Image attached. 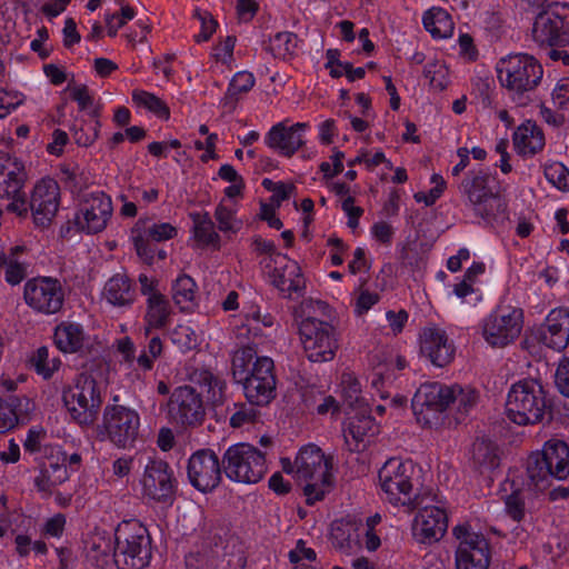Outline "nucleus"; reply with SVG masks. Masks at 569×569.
<instances>
[{
    "mask_svg": "<svg viewBox=\"0 0 569 569\" xmlns=\"http://www.w3.org/2000/svg\"><path fill=\"white\" fill-rule=\"evenodd\" d=\"M296 313L299 338L307 358L312 362L332 360L338 345L335 329L326 320L330 317L329 306L321 300L307 298Z\"/></svg>",
    "mask_w": 569,
    "mask_h": 569,
    "instance_id": "f257e3e1",
    "label": "nucleus"
},
{
    "mask_svg": "<svg viewBox=\"0 0 569 569\" xmlns=\"http://www.w3.org/2000/svg\"><path fill=\"white\" fill-rule=\"evenodd\" d=\"M281 467L302 487L309 505L322 500L333 489L332 459L315 445L302 447L295 459L282 458Z\"/></svg>",
    "mask_w": 569,
    "mask_h": 569,
    "instance_id": "f03ea898",
    "label": "nucleus"
},
{
    "mask_svg": "<svg viewBox=\"0 0 569 569\" xmlns=\"http://www.w3.org/2000/svg\"><path fill=\"white\" fill-rule=\"evenodd\" d=\"M342 408L346 419L342 426L345 442L350 451L366 449L379 432V426L368 415L369 402L360 396V383L351 375L341 381Z\"/></svg>",
    "mask_w": 569,
    "mask_h": 569,
    "instance_id": "7ed1b4c3",
    "label": "nucleus"
},
{
    "mask_svg": "<svg viewBox=\"0 0 569 569\" xmlns=\"http://www.w3.org/2000/svg\"><path fill=\"white\" fill-rule=\"evenodd\" d=\"M199 386V392L191 387H180L174 390L168 402V415L177 423L192 426L202 419L203 408L201 397L216 403L222 399L224 382L211 372L204 371L200 377H192Z\"/></svg>",
    "mask_w": 569,
    "mask_h": 569,
    "instance_id": "20e7f679",
    "label": "nucleus"
},
{
    "mask_svg": "<svg viewBox=\"0 0 569 569\" xmlns=\"http://www.w3.org/2000/svg\"><path fill=\"white\" fill-rule=\"evenodd\" d=\"M548 409L543 387L533 379L513 383L507 395L506 413L516 425L528 426L540 422Z\"/></svg>",
    "mask_w": 569,
    "mask_h": 569,
    "instance_id": "39448f33",
    "label": "nucleus"
},
{
    "mask_svg": "<svg viewBox=\"0 0 569 569\" xmlns=\"http://www.w3.org/2000/svg\"><path fill=\"white\" fill-rule=\"evenodd\" d=\"M500 84L513 93L535 89L543 76L541 64L527 53H512L502 57L496 66Z\"/></svg>",
    "mask_w": 569,
    "mask_h": 569,
    "instance_id": "423d86ee",
    "label": "nucleus"
},
{
    "mask_svg": "<svg viewBox=\"0 0 569 569\" xmlns=\"http://www.w3.org/2000/svg\"><path fill=\"white\" fill-rule=\"evenodd\" d=\"M141 418L137 410L121 406H107L99 436L119 449H132L140 436Z\"/></svg>",
    "mask_w": 569,
    "mask_h": 569,
    "instance_id": "0eeeda50",
    "label": "nucleus"
},
{
    "mask_svg": "<svg viewBox=\"0 0 569 569\" xmlns=\"http://www.w3.org/2000/svg\"><path fill=\"white\" fill-rule=\"evenodd\" d=\"M528 476L537 489L547 487V480L552 477L563 480L569 476V447L559 439L548 440L541 452L532 455L528 460Z\"/></svg>",
    "mask_w": 569,
    "mask_h": 569,
    "instance_id": "6e6552de",
    "label": "nucleus"
},
{
    "mask_svg": "<svg viewBox=\"0 0 569 569\" xmlns=\"http://www.w3.org/2000/svg\"><path fill=\"white\" fill-rule=\"evenodd\" d=\"M113 561L119 569H143L150 560L149 539L138 522H123L116 530Z\"/></svg>",
    "mask_w": 569,
    "mask_h": 569,
    "instance_id": "1a4fd4ad",
    "label": "nucleus"
},
{
    "mask_svg": "<svg viewBox=\"0 0 569 569\" xmlns=\"http://www.w3.org/2000/svg\"><path fill=\"white\" fill-rule=\"evenodd\" d=\"M222 462L230 480L246 485L259 482L268 469L264 455L252 445L243 442L230 446Z\"/></svg>",
    "mask_w": 569,
    "mask_h": 569,
    "instance_id": "9d476101",
    "label": "nucleus"
},
{
    "mask_svg": "<svg viewBox=\"0 0 569 569\" xmlns=\"http://www.w3.org/2000/svg\"><path fill=\"white\" fill-rule=\"evenodd\" d=\"M413 466L410 461L391 458L379 470V485L385 498L393 506L409 507L416 491L412 485Z\"/></svg>",
    "mask_w": 569,
    "mask_h": 569,
    "instance_id": "9b49d317",
    "label": "nucleus"
},
{
    "mask_svg": "<svg viewBox=\"0 0 569 569\" xmlns=\"http://www.w3.org/2000/svg\"><path fill=\"white\" fill-rule=\"evenodd\" d=\"M62 401L74 421L89 425L94 420L102 399L96 380L91 376L81 375L63 391Z\"/></svg>",
    "mask_w": 569,
    "mask_h": 569,
    "instance_id": "f8f14e48",
    "label": "nucleus"
},
{
    "mask_svg": "<svg viewBox=\"0 0 569 569\" xmlns=\"http://www.w3.org/2000/svg\"><path fill=\"white\" fill-rule=\"evenodd\" d=\"M452 533L457 540L456 569H488L490 550L486 538L469 523L457 525Z\"/></svg>",
    "mask_w": 569,
    "mask_h": 569,
    "instance_id": "ddd939ff",
    "label": "nucleus"
},
{
    "mask_svg": "<svg viewBox=\"0 0 569 569\" xmlns=\"http://www.w3.org/2000/svg\"><path fill=\"white\" fill-rule=\"evenodd\" d=\"M142 496L149 501L170 505L177 490V479L163 460L150 459L139 480Z\"/></svg>",
    "mask_w": 569,
    "mask_h": 569,
    "instance_id": "4468645a",
    "label": "nucleus"
},
{
    "mask_svg": "<svg viewBox=\"0 0 569 569\" xmlns=\"http://www.w3.org/2000/svg\"><path fill=\"white\" fill-rule=\"evenodd\" d=\"M523 325L522 311L511 306L498 307L482 323V338L492 347H505L515 341Z\"/></svg>",
    "mask_w": 569,
    "mask_h": 569,
    "instance_id": "2eb2a0df",
    "label": "nucleus"
},
{
    "mask_svg": "<svg viewBox=\"0 0 569 569\" xmlns=\"http://www.w3.org/2000/svg\"><path fill=\"white\" fill-rule=\"evenodd\" d=\"M452 389L441 383H425L412 398V411L418 422L425 426L437 423L441 413L450 407Z\"/></svg>",
    "mask_w": 569,
    "mask_h": 569,
    "instance_id": "dca6fc26",
    "label": "nucleus"
},
{
    "mask_svg": "<svg viewBox=\"0 0 569 569\" xmlns=\"http://www.w3.org/2000/svg\"><path fill=\"white\" fill-rule=\"evenodd\" d=\"M264 249L272 252L266 260L264 268L272 284L286 297H292L305 286V279L297 261L288 256L273 252V244L268 242Z\"/></svg>",
    "mask_w": 569,
    "mask_h": 569,
    "instance_id": "f3484780",
    "label": "nucleus"
},
{
    "mask_svg": "<svg viewBox=\"0 0 569 569\" xmlns=\"http://www.w3.org/2000/svg\"><path fill=\"white\" fill-rule=\"evenodd\" d=\"M475 211L486 219H496L495 210L505 212V203L499 197V184L495 177L487 173L476 176L463 184Z\"/></svg>",
    "mask_w": 569,
    "mask_h": 569,
    "instance_id": "a211bd4d",
    "label": "nucleus"
},
{
    "mask_svg": "<svg viewBox=\"0 0 569 569\" xmlns=\"http://www.w3.org/2000/svg\"><path fill=\"white\" fill-rule=\"evenodd\" d=\"M111 216V199L102 192H92L81 199L74 223L81 231L98 233L106 229Z\"/></svg>",
    "mask_w": 569,
    "mask_h": 569,
    "instance_id": "6ab92c4d",
    "label": "nucleus"
},
{
    "mask_svg": "<svg viewBox=\"0 0 569 569\" xmlns=\"http://www.w3.org/2000/svg\"><path fill=\"white\" fill-rule=\"evenodd\" d=\"M448 528L447 506L443 501H436L421 507L412 522V536L423 545L439 541Z\"/></svg>",
    "mask_w": 569,
    "mask_h": 569,
    "instance_id": "aec40b11",
    "label": "nucleus"
},
{
    "mask_svg": "<svg viewBox=\"0 0 569 569\" xmlns=\"http://www.w3.org/2000/svg\"><path fill=\"white\" fill-rule=\"evenodd\" d=\"M177 228L169 222L150 223L148 219H139L130 232L137 254L146 263L154 262V246L151 243L172 239L177 236Z\"/></svg>",
    "mask_w": 569,
    "mask_h": 569,
    "instance_id": "412c9836",
    "label": "nucleus"
},
{
    "mask_svg": "<svg viewBox=\"0 0 569 569\" xmlns=\"http://www.w3.org/2000/svg\"><path fill=\"white\" fill-rule=\"evenodd\" d=\"M140 290L147 297L144 312V333L164 328L171 318L172 308L167 298L159 291L157 279L147 274L139 276Z\"/></svg>",
    "mask_w": 569,
    "mask_h": 569,
    "instance_id": "4be33fe9",
    "label": "nucleus"
},
{
    "mask_svg": "<svg viewBox=\"0 0 569 569\" xmlns=\"http://www.w3.org/2000/svg\"><path fill=\"white\" fill-rule=\"evenodd\" d=\"M24 301L37 312L53 315L63 303V290L59 281L52 278H36L24 286Z\"/></svg>",
    "mask_w": 569,
    "mask_h": 569,
    "instance_id": "5701e85b",
    "label": "nucleus"
},
{
    "mask_svg": "<svg viewBox=\"0 0 569 569\" xmlns=\"http://www.w3.org/2000/svg\"><path fill=\"white\" fill-rule=\"evenodd\" d=\"M273 362L268 357L257 358L249 375L242 379L243 391L249 402L267 405L274 395Z\"/></svg>",
    "mask_w": 569,
    "mask_h": 569,
    "instance_id": "b1692460",
    "label": "nucleus"
},
{
    "mask_svg": "<svg viewBox=\"0 0 569 569\" xmlns=\"http://www.w3.org/2000/svg\"><path fill=\"white\" fill-rule=\"evenodd\" d=\"M418 348L421 358L439 368L450 363L456 353L453 342L447 332L437 326H428L420 331Z\"/></svg>",
    "mask_w": 569,
    "mask_h": 569,
    "instance_id": "393cba45",
    "label": "nucleus"
},
{
    "mask_svg": "<svg viewBox=\"0 0 569 569\" xmlns=\"http://www.w3.org/2000/svg\"><path fill=\"white\" fill-rule=\"evenodd\" d=\"M60 207V188L50 178L36 183L30 199V209L37 226L47 227L54 219Z\"/></svg>",
    "mask_w": 569,
    "mask_h": 569,
    "instance_id": "a878e982",
    "label": "nucleus"
},
{
    "mask_svg": "<svg viewBox=\"0 0 569 569\" xmlns=\"http://www.w3.org/2000/svg\"><path fill=\"white\" fill-rule=\"evenodd\" d=\"M53 342L63 353L86 355L101 347L97 335L86 332L77 322L62 321L53 332Z\"/></svg>",
    "mask_w": 569,
    "mask_h": 569,
    "instance_id": "bb28decb",
    "label": "nucleus"
},
{
    "mask_svg": "<svg viewBox=\"0 0 569 569\" xmlns=\"http://www.w3.org/2000/svg\"><path fill=\"white\" fill-rule=\"evenodd\" d=\"M221 478L218 457L210 450L194 452L188 462V479L199 491L207 492L214 489Z\"/></svg>",
    "mask_w": 569,
    "mask_h": 569,
    "instance_id": "cd10ccee",
    "label": "nucleus"
},
{
    "mask_svg": "<svg viewBox=\"0 0 569 569\" xmlns=\"http://www.w3.org/2000/svg\"><path fill=\"white\" fill-rule=\"evenodd\" d=\"M307 129L308 124L305 122L290 126L281 122L269 130L264 142L279 153L291 156L302 146Z\"/></svg>",
    "mask_w": 569,
    "mask_h": 569,
    "instance_id": "c85d7f7f",
    "label": "nucleus"
},
{
    "mask_svg": "<svg viewBox=\"0 0 569 569\" xmlns=\"http://www.w3.org/2000/svg\"><path fill=\"white\" fill-rule=\"evenodd\" d=\"M539 338L543 345L562 350L569 343V308L552 309L546 317Z\"/></svg>",
    "mask_w": 569,
    "mask_h": 569,
    "instance_id": "c756f323",
    "label": "nucleus"
},
{
    "mask_svg": "<svg viewBox=\"0 0 569 569\" xmlns=\"http://www.w3.org/2000/svg\"><path fill=\"white\" fill-rule=\"evenodd\" d=\"M78 455L66 456L60 448L51 449L50 457L42 465L41 479H37L36 483L40 490L47 491L51 486L60 485L69 477L67 465L77 463Z\"/></svg>",
    "mask_w": 569,
    "mask_h": 569,
    "instance_id": "7c9ffc66",
    "label": "nucleus"
},
{
    "mask_svg": "<svg viewBox=\"0 0 569 569\" xmlns=\"http://www.w3.org/2000/svg\"><path fill=\"white\" fill-rule=\"evenodd\" d=\"M361 519L348 516L336 520L331 526L332 545L346 555L356 553L361 549Z\"/></svg>",
    "mask_w": 569,
    "mask_h": 569,
    "instance_id": "2f4dec72",
    "label": "nucleus"
},
{
    "mask_svg": "<svg viewBox=\"0 0 569 569\" xmlns=\"http://www.w3.org/2000/svg\"><path fill=\"white\" fill-rule=\"evenodd\" d=\"M551 100L555 110L542 106L540 108L542 119L555 127L569 121V77H563L556 82L551 91Z\"/></svg>",
    "mask_w": 569,
    "mask_h": 569,
    "instance_id": "473e14b6",
    "label": "nucleus"
},
{
    "mask_svg": "<svg viewBox=\"0 0 569 569\" xmlns=\"http://www.w3.org/2000/svg\"><path fill=\"white\" fill-rule=\"evenodd\" d=\"M24 167L16 157L0 153V197L13 196L22 190Z\"/></svg>",
    "mask_w": 569,
    "mask_h": 569,
    "instance_id": "72a5a7b5",
    "label": "nucleus"
},
{
    "mask_svg": "<svg viewBox=\"0 0 569 569\" xmlns=\"http://www.w3.org/2000/svg\"><path fill=\"white\" fill-rule=\"evenodd\" d=\"M512 142L515 150L522 156H531L545 146V137L536 122L527 120L517 127Z\"/></svg>",
    "mask_w": 569,
    "mask_h": 569,
    "instance_id": "f704fd0d",
    "label": "nucleus"
},
{
    "mask_svg": "<svg viewBox=\"0 0 569 569\" xmlns=\"http://www.w3.org/2000/svg\"><path fill=\"white\" fill-rule=\"evenodd\" d=\"M100 297L109 306L123 308L132 305L134 291L124 274H116L104 283Z\"/></svg>",
    "mask_w": 569,
    "mask_h": 569,
    "instance_id": "c9c22d12",
    "label": "nucleus"
},
{
    "mask_svg": "<svg viewBox=\"0 0 569 569\" xmlns=\"http://www.w3.org/2000/svg\"><path fill=\"white\" fill-rule=\"evenodd\" d=\"M562 19L553 12L540 13L533 23L532 34L537 42L553 44L561 40Z\"/></svg>",
    "mask_w": 569,
    "mask_h": 569,
    "instance_id": "e433bc0d",
    "label": "nucleus"
},
{
    "mask_svg": "<svg viewBox=\"0 0 569 569\" xmlns=\"http://www.w3.org/2000/svg\"><path fill=\"white\" fill-rule=\"evenodd\" d=\"M422 23L433 39H447L453 34L455 23L451 16L439 7L428 9L422 16Z\"/></svg>",
    "mask_w": 569,
    "mask_h": 569,
    "instance_id": "4c0bfd02",
    "label": "nucleus"
},
{
    "mask_svg": "<svg viewBox=\"0 0 569 569\" xmlns=\"http://www.w3.org/2000/svg\"><path fill=\"white\" fill-rule=\"evenodd\" d=\"M193 230L191 242L198 248H217L219 236L214 231L213 223L207 213L193 214Z\"/></svg>",
    "mask_w": 569,
    "mask_h": 569,
    "instance_id": "58836bf2",
    "label": "nucleus"
},
{
    "mask_svg": "<svg viewBox=\"0 0 569 569\" xmlns=\"http://www.w3.org/2000/svg\"><path fill=\"white\" fill-rule=\"evenodd\" d=\"M132 102L141 113H147L160 120L169 119L170 111L167 103L151 92L134 90L132 92Z\"/></svg>",
    "mask_w": 569,
    "mask_h": 569,
    "instance_id": "ea45409f",
    "label": "nucleus"
},
{
    "mask_svg": "<svg viewBox=\"0 0 569 569\" xmlns=\"http://www.w3.org/2000/svg\"><path fill=\"white\" fill-rule=\"evenodd\" d=\"M406 367V360L400 356H395L386 363L378 365L373 368V371L370 376V385L373 390H376L377 395L385 400L387 398V393L385 388L387 383L391 380L393 369L401 370Z\"/></svg>",
    "mask_w": 569,
    "mask_h": 569,
    "instance_id": "a19ab883",
    "label": "nucleus"
},
{
    "mask_svg": "<svg viewBox=\"0 0 569 569\" xmlns=\"http://www.w3.org/2000/svg\"><path fill=\"white\" fill-rule=\"evenodd\" d=\"M471 458L480 472L491 471L498 466L496 446L488 439H477L471 447Z\"/></svg>",
    "mask_w": 569,
    "mask_h": 569,
    "instance_id": "79ce46f5",
    "label": "nucleus"
},
{
    "mask_svg": "<svg viewBox=\"0 0 569 569\" xmlns=\"http://www.w3.org/2000/svg\"><path fill=\"white\" fill-rule=\"evenodd\" d=\"M88 556L97 566H104L111 559H113V541L111 537H107L103 533L97 532L87 545Z\"/></svg>",
    "mask_w": 569,
    "mask_h": 569,
    "instance_id": "37998d69",
    "label": "nucleus"
},
{
    "mask_svg": "<svg viewBox=\"0 0 569 569\" xmlns=\"http://www.w3.org/2000/svg\"><path fill=\"white\" fill-rule=\"evenodd\" d=\"M172 296L182 310L191 309L196 298L194 281L186 274L179 276L173 283Z\"/></svg>",
    "mask_w": 569,
    "mask_h": 569,
    "instance_id": "c03bdc74",
    "label": "nucleus"
},
{
    "mask_svg": "<svg viewBox=\"0 0 569 569\" xmlns=\"http://www.w3.org/2000/svg\"><path fill=\"white\" fill-rule=\"evenodd\" d=\"M210 569H242L244 557L241 550H216L208 559Z\"/></svg>",
    "mask_w": 569,
    "mask_h": 569,
    "instance_id": "a18cd8bd",
    "label": "nucleus"
},
{
    "mask_svg": "<svg viewBox=\"0 0 569 569\" xmlns=\"http://www.w3.org/2000/svg\"><path fill=\"white\" fill-rule=\"evenodd\" d=\"M257 359V351L250 347H243L234 351L232 356V373L238 381L249 375Z\"/></svg>",
    "mask_w": 569,
    "mask_h": 569,
    "instance_id": "49530a36",
    "label": "nucleus"
},
{
    "mask_svg": "<svg viewBox=\"0 0 569 569\" xmlns=\"http://www.w3.org/2000/svg\"><path fill=\"white\" fill-rule=\"evenodd\" d=\"M218 177L228 182L229 186L224 189V197L228 200L236 201L243 194L244 182L242 177L230 164H223L219 168Z\"/></svg>",
    "mask_w": 569,
    "mask_h": 569,
    "instance_id": "de8ad7c7",
    "label": "nucleus"
},
{
    "mask_svg": "<svg viewBox=\"0 0 569 569\" xmlns=\"http://www.w3.org/2000/svg\"><path fill=\"white\" fill-rule=\"evenodd\" d=\"M61 180L72 191L81 190L92 182V176L88 170L78 164H67L61 169Z\"/></svg>",
    "mask_w": 569,
    "mask_h": 569,
    "instance_id": "09e8293b",
    "label": "nucleus"
},
{
    "mask_svg": "<svg viewBox=\"0 0 569 569\" xmlns=\"http://www.w3.org/2000/svg\"><path fill=\"white\" fill-rule=\"evenodd\" d=\"M31 366L43 379H49L59 369L61 362L58 358H50L46 347L38 348L31 357Z\"/></svg>",
    "mask_w": 569,
    "mask_h": 569,
    "instance_id": "8fccbe9b",
    "label": "nucleus"
},
{
    "mask_svg": "<svg viewBox=\"0 0 569 569\" xmlns=\"http://www.w3.org/2000/svg\"><path fill=\"white\" fill-rule=\"evenodd\" d=\"M170 339L181 351L192 350L198 346L199 337L191 323H178L170 333Z\"/></svg>",
    "mask_w": 569,
    "mask_h": 569,
    "instance_id": "3c124183",
    "label": "nucleus"
},
{
    "mask_svg": "<svg viewBox=\"0 0 569 569\" xmlns=\"http://www.w3.org/2000/svg\"><path fill=\"white\" fill-rule=\"evenodd\" d=\"M423 74L433 89L445 90L450 83L449 70L443 61L433 60L428 62Z\"/></svg>",
    "mask_w": 569,
    "mask_h": 569,
    "instance_id": "603ef678",
    "label": "nucleus"
},
{
    "mask_svg": "<svg viewBox=\"0 0 569 569\" xmlns=\"http://www.w3.org/2000/svg\"><path fill=\"white\" fill-rule=\"evenodd\" d=\"M297 47V38L290 32H279L270 39L269 50L279 59L291 57Z\"/></svg>",
    "mask_w": 569,
    "mask_h": 569,
    "instance_id": "864d4df0",
    "label": "nucleus"
},
{
    "mask_svg": "<svg viewBox=\"0 0 569 569\" xmlns=\"http://www.w3.org/2000/svg\"><path fill=\"white\" fill-rule=\"evenodd\" d=\"M380 520L381 517L379 515H373L368 517L366 521H362L359 527L361 547L363 546L370 552L376 551L381 545L380 537L375 530Z\"/></svg>",
    "mask_w": 569,
    "mask_h": 569,
    "instance_id": "5fc2aeb1",
    "label": "nucleus"
},
{
    "mask_svg": "<svg viewBox=\"0 0 569 569\" xmlns=\"http://www.w3.org/2000/svg\"><path fill=\"white\" fill-rule=\"evenodd\" d=\"M163 350L162 341L159 337H153L148 342V346L140 351L137 357L138 369L142 371H150L153 362L161 356Z\"/></svg>",
    "mask_w": 569,
    "mask_h": 569,
    "instance_id": "6e6d98bb",
    "label": "nucleus"
},
{
    "mask_svg": "<svg viewBox=\"0 0 569 569\" xmlns=\"http://www.w3.org/2000/svg\"><path fill=\"white\" fill-rule=\"evenodd\" d=\"M449 295H453L461 303L470 306L477 305L482 299L476 283L463 278L452 287Z\"/></svg>",
    "mask_w": 569,
    "mask_h": 569,
    "instance_id": "4d7b16f0",
    "label": "nucleus"
},
{
    "mask_svg": "<svg viewBox=\"0 0 569 569\" xmlns=\"http://www.w3.org/2000/svg\"><path fill=\"white\" fill-rule=\"evenodd\" d=\"M356 161L363 164L368 170H373L378 166H383L386 170H392V162L380 149H362L356 156Z\"/></svg>",
    "mask_w": 569,
    "mask_h": 569,
    "instance_id": "13d9d810",
    "label": "nucleus"
},
{
    "mask_svg": "<svg viewBox=\"0 0 569 569\" xmlns=\"http://www.w3.org/2000/svg\"><path fill=\"white\" fill-rule=\"evenodd\" d=\"M237 39L233 36L221 38L218 43L212 48L211 58L216 63H221L230 67L233 62V51Z\"/></svg>",
    "mask_w": 569,
    "mask_h": 569,
    "instance_id": "bf43d9fd",
    "label": "nucleus"
},
{
    "mask_svg": "<svg viewBox=\"0 0 569 569\" xmlns=\"http://www.w3.org/2000/svg\"><path fill=\"white\" fill-rule=\"evenodd\" d=\"M430 183L432 188L428 192L419 191L413 194L418 203H423L427 207L432 206L442 196L447 187L445 179L439 173H433L430 177Z\"/></svg>",
    "mask_w": 569,
    "mask_h": 569,
    "instance_id": "052dcab7",
    "label": "nucleus"
},
{
    "mask_svg": "<svg viewBox=\"0 0 569 569\" xmlns=\"http://www.w3.org/2000/svg\"><path fill=\"white\" fill-rule=\"evenodd\" d=\"M236 209L221 202L216 210V219L221 231L238 232L242 227V221L234 217Z\"/></svg>",
    "mask_w": 569,
    "mask_h": 569,
    "instance_id": "680f3d73",
    "label": "nucleus"
},
{
    "mask_svg": "<svg viewBox=\"0 0 569 569\" xmlns=\"http://www.w3.org/2000/svg\"><path fill=\"white\" fill-rule=\"evenodd\" d=\"M194 19L200 26V31L194 36L196 42L201 43L208 41L216 32L218 22L210 12L199 9L194 11Z\"/></svg>",
    "mask_w": 569,
    "mask_h": 569,
    "instance_id": "e2e57ef3",
    "label": "nucleus"
},
{
    "mask_svg": "<svg viewBox=\"0 0 569 569\" xmlns=\"http://www.w3.org/2000/svg\"><path fill=\"white\" fill-rule=\"evenodd\" d=\"M452 389L453 397L450 399L452 405L459 411H466L476 405L478 395L471 388H462L460 386H448Z\"/></svg>",
    "mask_w": 569,
    "mask_h": 569,
    "instance_id": "0e129e2a",
    "label": "nucleus"
},
{
    "mask_svg": "<svg viewBox=\"0 0 569 569\" xmlns=\"http://www.w3.org/2000/svg\"><path fill=\"white\" fill-rule=\"evenodd\" d=\"M547 180L560 190H569V169L560 162H551L545 168Z\"/></svg>",
    "mask_w": 569,
    "mask_h": 569,
    "instance_id": "69168bd1",
    "label": "nucleus"
},
{
    "mask_svg": "<svg viewBox=\"0 0 569 569\" xmlns=\"http://www.w3.org/2000/svg\"><path fill=\"white\" fill-rule=\"evenodd\" d=\"M246 326L249 331H253L254 335H259L262 328L271 327L273 319L269 315H262L260 309L256 306H250L244 313Z\"/></svg>",
    "mask_w": 569,
    "mask_h": 569,
    "instance_id": "338daca9",
    "label": "nucleus"
},
{
    "mask_svg": "<svg viewBox=\"0 0 569 569\" xmlns=\"http://www.w3.org/2000/svg\"><path fill=\"white\" fill-rule=\"evenodd\" d=\"M262 186L272 193L270 204L276 207H279L283 200L288 199L295 190L291 183L273 181L271 179H263Z\"/></svg>",
    "mask_w": 569,
    "mask_h": 569,
    "instance_id": "774afa93",
    "label": "nucleus"
}]
</instances>
